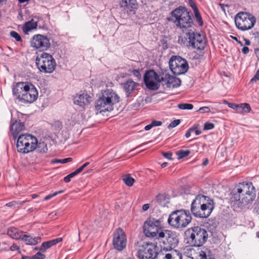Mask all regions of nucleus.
Listing matches in <instances>:
<instances>
[{
	"instance_id": "obj_1",
	"label": "nucleus",
	"mask_w": 259,
	"mask_h": 259,
	"mask_svg": "<svg viewBox=\"0 0 259 259\" xmlns=\"http://www.w3.org/2000/svg\"><path fill=\"white\" fill-rule=\"evenodd\" d=\"M13 95L19 102L24 103H32L38 97V92L34 85L29 82H18L13 84Z\"/></svg>"
},
{
	"instance_id": "obj_2",
	"label": "nucleus",
	"mask_w": 259,
	"mask_h": 259,
	"mask_svg": "<svg viewBox=\"0 0 259 259\" xmlns=\"http://www.w3.org/2000/svg\"><path fill=\"white\" fill-rule=\"evenodd\" d=\"M232 201L243 205L252 202L256 196V192L251 183L243 182L239 183L234 189Z\"/></svg>"
},
{
	"instance_id": "obj_3",
	"label": "nucleus",
	"mask_w": 259,
	"mask_h": 259,
	"mask_svg": "<svg viewBox=\"0 0 259 259\" xmlns=\"http://www.w3.org/2000/svg\"><path fill=\"white\" fill-rule=\"evenodd\" d=\"M120 102L118 95L112 89H106L101 91L98 98V111L103 115L114 109V105Z\"/></svg>"
},
{
	"instance_id": "obj_4",
	"label": "nucleus",
	"mask_w": 259,
	"mask_h": 259,
	"mask_svg": "<svg viewBox=\"0 0 259 259\" xmlns=\"http://www.w3.org/2000/svg\"><path fill=\"white\" fill-rule=\"evenodd\" d=\"M184 234L187 243L192 246H201L208 238L207 231L199 226L188 228L185 231Z\"/></svg>"
},
{
	"instance_id": "obj_5",
	"label": "nucleus",
	"mask_w": 259,
	"mask_h": 259,
	"mask_svg": "<svg viewBox=\"0 0 259 259\" xmlns=\"http://www.w3.org/2000/svg\"><path fill=\"white\" fill-rule=\"evenodd\" d=\"M171 17L174 23L183 32L190 28L193 24L190 12L184 7H179L172 11Z\"/></svg>"
},
{
	"instance_id": "obj_6",
	"label": "nucleus",
	"mask_w": 259,
	"mask_h": 259,
	"mask_svg": "<svg viewBox=\"0 0 259 259\" xmlns=\"http://www.w3.org/2000/svg\"><path fill=\"white\" fill-rule=\"evenodd\" d=\"M191 220L192 217L189 212L184 210H178L170 214L167 222L173 228L180 229L186 228Z\"/></svg>"
},
{
	"instance_id": "obj_7",
	"label": "nucleus",
	"mask_w": 259,
	"mask_h": 259,
	"mask_svg": "<svg viewBox=\"0 0 259 259\" xmlns=\"http://www.w3.org/2000/svg\"><path fill=\"white\" fill-rule=\"evenodd\" d=\"M178 242V237L175 232L164 230L163 231L159 233L156 243L159 244L162 249L171 251L176 247Z\"/></svg>"
},
{
	"instance_id": "obj_8",
	"label": "nucleus",
	"mask_w": 259,
	"mask_h": 259,
	"mask_svg": "<svg viewBox=\"0 0 259 259\" xmlns=\"http://www.w3.org/2000/svg\"><path fill=\"white\" fill-rule=\"evenodd\" d=\"M37 138L30 134L20 135L17 138L16 147L18 152L28 153L36 148Z\"/></svg>"
},
{
	"instance_id": "obj_9",
	"label": "nucleus",
	"mask_w": 259,
	"mask_h": 259,
	"mask_svg": "<svg viewBox=\"0 0 259 259\" xmlns=\"http://www.w3.org/2000/svg\"><path fill=\"white\" fill-rule=\"evenodd\" d=\"M36 65L38 69L45 73H51L56 67V61L50 54L43 52L36 58Z\"/></svg>"
},
{
	"instance_id": "obj_10",
	"label": "nucleus",
	"mask_w": 259,
	"mask_h": 259,
	"mask_svg": "<svg viewBox=\"0 0 259 259\" xmlns=\"http://www.w3.org/2000/svg\"><path fill=\"white\" fill-rule=\"evenodd\" d=\"M235 22L236 27L242 31H245L252 28L255 22V17L252 14L243 12H240L235 17Z\"/></svg>"
},
{
	"instance_id": "obj_11",
	"label": "nucleus",
	"mask_w": 259,
	"mask_h": 259,
	"mask_svg": "<svg viewBox=\"0 0 259 259\" xmlns=\"http://www.w3.org/2000/svg\"><path fill=\"white\" fill-rule=\"evenodd\" d=\"M143 230L147 237L154 238L156 240L158 238L159 233L164 230L161 227L159 220L154 218H149L144 223Z\"/></svg>"
},
{
	"instance_id": "obj_12",
	"label": "nucleus",
	"mask_w": 259,
	"mask_h": 259,
	"mask_svg": "<svg viewBox=\"0 0 259 259\" xmlns=\"http://www.w3.org/2000/svg\"><path fill=\"white\" fill-rule=\"evenodd\" d=\"M169 65L171 71L176 75L185 73L189 68L187 61L180 56H172L169 60Z\"/></svg>"
},
{
	"instance_id": "obj_13",
	"label": "nucleus",
	"mask_w": 259,
	"mask_h": 259,
	"mask_svg": "<svg viewBox=\"0 0 259 259\" xmlns=\"http://www.w3.org/2000/svg\"><path fill=\"white\" fill-rule=\"evenodd\" d=\"M156 246L152 243H144L139 246L138 257L139 259H156L157 254Z\"/></svg>"
},
{
	"instance_id": "obj_14",
	"label": "nucleus",
	"mask_w": 259,
	"mask_h": 259,
	"mask_svg": "<svg viewBox=\"0 0 259 259\" xmlns=\"http://www.w3.org/2000/svg\"><path fill=\"white\" fill-rule=\"evenodd\" d=\"M186 35L189 39L190 45L197 50H203L206 45L204 36L191 29L188 30Z\"/></svg>"
},
{
	"instance_id": "obj_15",
	"label": "nucleus",
	"mask_w": 259,
	"mask_h": 259,
	"mask_svg": "<svg viewBox=\"0 0 259 259\" xmlns=\"http://www.w3.org/2000/svg\"><path fill=\"white\" fill-rule=\"evenodd\" d=\"M30 46L40 51L48 50L51 47L50 39L46 35L37 34L34 35L30 40Z\"/></svg>"
},
{
	"instance_id": "obj_16",
	"label": "nucleus",
	"mask_w": 259,
	"mask_h": 259,
	"mask_svg": "<svg viewBox=\"0 0 259 259\" xmlns=\"http://www.w3.org/2000/svg\"><path fill=\"white\" fill-rule=\"evenodd\" d=\"M161 77L154 70H149L145 74L144 77L145 84L149 89L157 90L159 89V83L162 82Z\"/></svg>"
},
{
	"instance_id": "obj_17",
	"label": "nucleus",
	"mask_w": 259,
	"mask_h": 259,
	"mask_svg": "<svg viewBox=\"0 0 259 259\" xmlns=\"http://www.w3.org/2000/svg\"><path fill=\"white\" fill-rule=\"evenodd\" d=\"M112 243L114 248L118 251L123 250L126 245V237L123 230L119 228L114 231L113 235Z\"/></svg>"
},
{
	"instance_id": "obj_18",
	"label": "nucleus",
	"mask_w": 259,
	"mask_h": 259,
	"mask_svg": "<svg viewBox=\"0 0 259 259\" xmlns=\"http://www.w3.org/2000/svg\"><path fill=\"white\" fill-rule=\"evenodd\" d=\"M73 103L81 111H84L92 101V98L86 92H80L73 96Z\"/></svg>"
},
{
	"instance_id": "obj_19",
	"label": "nucleus",
	"mask_w": 259,
	"mask_h": 259,
	"mask_svg": "<svg viewBox=\"0 0 259 259\" xmlns=\"http://www.w3.org/2000/svg\"><path fill=\"white\" fill-rule=\"evenodd\" d=\"M205 209H202V204L201 205H199L198 209L193 212V214L197 217L200 218H206L208 217L213 209L214 208V203L212 199H208L207 203H205Z\"/></svg>"
},
{
	"instance_id": "obj_20",
	"label": "nucleus",
	"mask_w": 259,
	"mask_h": 259,
	"mask_svg": "<svg viewBox=\"0 0 259 259\" xmlns=\"http://www.w3.org/2000/svg\"><path fill=\"white\" fill-rule=\"evenodd\" d=\"M119 4L121 11L128 14L135 13L138 7L136 0H119Z\"/></svg>"
},
{
	"instance_id": "obj_21",
	"label": "nucleus",
	"mask_w": 259,
	"mask_h": 259,
	"mask_svg": "<svg viewBox=\"0 0 259 259\" xmlns=\"http://www.w3.org/2000/svg\"><path fill=\"white\" fill-rule=\"evenodd\" d=\"M208 199H211L209 197L203 195H198L196 196L195 199H194L191 203V211L192 213L194 212L198 209L199 205H201L202 204V209H205V203H207V201Z\"/></svg>"
},
{
	"instance_id": "obj_22",
	"label": "nucleus",
	"mask_w": 259,
	"mask_h": 259,
	"mask_svg": "<svg viewBox=\"0 0 259 259\" xmlns=\"http://www.w3.org/2000/svg\"><path fill=\"white\" fill-rule=\"evenodd\" d=\"M162 82H164V84L166 85L167 88H176L180 86L181 80L180 78L170 75L169 74H165L164 76L161 77Z\"/></svg>"
},
{
	"instance_id": "obj_23",
	"label": "nucleus",
	"mask_w": 259,
	"mask_h": 259,
	"mask_svg": "<svg viewBox=\"0 0 259 259\" xmlns=\"http://www.w3.org/2000/svg\"><path fill=\"white\" fill-rule=\"evenodd\" d=\"M121 85L125 93L126 97H130L137 90L139 84L132 79H128Z\"/></svg>"
},
{
	"instance_id": "obj_24",
	"label": "nucleus",
	"mask_w": 259,
	"mask_h": 259,
	"mask_svg": "<svg viewBox=\"0 0 259 259\" xmlns=\"http://www.w3.org/2000/svg\"><path fill=\"white\" fill-rule=\"evenodd\" d=\"M25 128L24 124L21 122L20 120L18 121L17 120L14 121L13 119L11 120L10 130L12 132L13 137L15 140L17 138L18 134Z\"/></svg>"
},
{
	"instance_id": "obj_25",
	"label": "nucleus",
	"mask_w": 259,
	"mask_h": 259,
	"mask_svg": "<svg viewBox=\"0 0 259 259\" xmlns=\"http://www.w3.org/2000/svg\"><path fill=\"white\" fill-rule=\"evenodd\" d=\"M156 259H182V255L179 251L174 250L166 253L159 252L157 254Z\"/></svg>"
},
{
	"instance_id": "obj_26",
	"label": "nucleus",
	"mask_w": 259,
	"mask_h": 259,
	"mask_svg": "<svg viewBox=\"0 0 259 259\" xmlns=\"http://www.w3.org/2000/svg\"><path fill=\"white\" fill-rule=\"evenodd\" d=\"M21 240L25 242L27 245H35L40 241L41 238L39 236L33 237L23 233Z\"/></svg>"
},
{
	"instance_id": "obj_27",
	"label": "nucleus",
	"mask_w": 259,
	"mask_h": 259,
	"mask_svg": "<svg viewBox=\"0 0 259 259\" xmlns=\"http://www.w3.org/2000/svg\"><path fill=\"white\" fill-rule=\"evenodd\" d=\"M23 233L22 231H19L17 228L15 227L10 228L7 232L9 236L15 239H21Z\"/></svg>"
},
{
	"instance_id": "obj_28",
	"label": "nucleus",
	"mask_w": 259,
	"mask_h": 259,
	"mask_svg": "<svg viewBox=\"0 0 259 259\" xmlns=\"http://www.w3.org/2000/svg\"><path fill=\"white\" fill-rule=\"evenodd\" d=\"M36 27L37 22H35L33 19H31L25 23L23 27V31L25 34H27L28 31L36 28Z\"/></svg>"
},
{
	"instance_id": "obj_29",
	"label": "nucleus",
	"mask_w": 259,
	"mask_h": 259,
	"mask_svg": "<svg viewBox=\"0 0 259 259\" xmlns=\"http://www.w3.org/2000/svg\"><path fill=\"white\" fill-rule=\"evenodd\" d=\"M39 153H46L48 150L47 145L45 142L38 143L37 141L36 148Z\"/></svg>"
},
{
	"instance_id": "obj_30",
	"label": "nucleus",
	"mask_w": 259,
	"mask_h": 259,
	"mask_svg": "<svg viewBox=\"0 0 259 259\" xmlns=\"http://www.w3.org/2000/svg\"><path fill=\"white\" fill-rule=\"evenodd\" d=\"M199 256L200 257V259H214L210 251L207 249L201 251L199 253Z\"/></svg>"
},
{
	"instance_id": "obj_31",
	"label": "nucleus",
	"mask_w": 259,
	"mask_h": 259,
	"mask_svg": "<svg viewBox=\"0 0 259 259\" xmlns=\"http://www.w3.org/2000/svg\"><path fill=\"white\" fill-rule=\"evenodd\" d=\"M122 180L124 183L128 187L132 186L135 182V179L131 177L129 175L123 177Z\"/></svg>"
},
{
	"instance_id": "obj_32",
	"label": "nucleus",
	"mask_w": 259,
	"mask_h": 259,
	"mask_svg": "<svg viewBox=\"0 0 259 259\" xmlns=\"http://www.w3.org/2000/svg\"><path fill=\"white\" fill-rule=\"evenodd\" d=\"M53 246V245L51 240L46 241L41 244V246L39 247V250L42 252H45L47 249Z\"/></svg>"
},
{
	"instance_id": "obj_33",
	"label": "nucleus",
	"mask_w": 259,
	"mask_h": 259,
	"mask_svg": "<svg viewBox=\"0 0 259 259\" xmlns=\"http://www.w3.org/2000/svg\"><path fill=\"white\" fill-rule=\"evenodd\" d=\"M239 112L243 111L245 113H248L251 110V107L247 103H242L239 104Z\"/></svg>"
},
{
	"instance_id": "obj_34",
	"label": "nucleus",
	"mask_w": 259,
	"mask_h": 259,
	"mask_svg": "<svg viewBox=\"0 0 259 259\" xmlns=\"http://www.w3.org/2000/svg\"><path fill=\"white\" fill-rule=\"evenodd\" d=\"M191 153V151L188 150H179L177 152L176 154L178 156L179 159H182L188 156Z\"/></svg>"
},
{
	"instance_id": "obj_35",
	"label": "nucleus",
	"mask_w": 259,
	"mask_h": 259,
	"mask_svg": "<svg viewBox=\"0 0 259 259\" xmlns=\"http://www.w3.org/2000/svg\"><path fill=\"white\" fill-rule=\"evenodd\" d=\"M24 202L23 201L22 202H21L19 201H13L9 203H7L6 205L10 207H12L14 208H19L21 204L23 203Z\"/></svg>"
},
{
	"instance_id": "obj_36",
	"label": "nucleus",
	"mask_w": 259,
	"mask_h": 259,
	"mask_svg": "<svg viewBox=\"0 0 259 259\" xmlns=\"http://www.w3.org/2000/svg\"><path fill=\"white\" fill-rule=\"evenodd\" d=\"M72 158L71 157H68L62 159H54L51 161L52 163H66L69 162H71L72 161Z\"/></svg>"
},
{
	"instance_id": "obj_37",
	"label": "nucleus",
	"mask_w": 259,
	"mask_h": 259,
	"mask_svg": "<svg viewBox=\"0 0 259 259\" xmlns=\"http://www.w3.org/2000/svg\"><path fill=\"white\" fill-rule=\"evenodd\" d=\"M178 107L179 109L182 110H191L193 108V105L191 104L181 103L178 104Z\"/></svg>"
},
{
	"instance_id": "obj_38",
	"label": "nucleus",
	"mask_w": 259,
	"mask_h": 259,
	"mask_svg": "<svg viewBox=\"0 0 259 259\" xmlns=\"http://www.w3.org/2000/svg\"><path fill=\"white\" fill-rule=\"evenodd\" d=\"M10 36L15 38L16 41L19 42H22V39L20 34L15 31H12L10 33Z\"/></svg>"
},
{
	"instance_id": "obj_39",
	"label": "nucleus",
	"mask_w": 259,
	"mask_h": 259,
	"mask_svg": "<svg viewBox=\"0 0 259 259\" xmlns=\"http://www.w3.org/2000/svg\"><path fill=\"white\" fill-rule=\"evenodd\" d=\"M194 13L196 20L197 22L198 25L199 26H202L203 24V21H202L200 14L199 12V11L197 10L196 11L194 12Z\"/></svg>"
},
{
	"instance_id": "obj_40",
	"label": "nucleus",
	"mask_w": 259,
	"mask_h": 259,
	"mask_svg": "<svg viewBox=\"0 0 259 259\" xmlns=\"http://www.w3.org/2000/svg\"><path fill=\"white\" fill-rule=\"evenodd\" d=\"M64 191V190H60V191H59L57 192H55L52 194L48 195L44 198V200H46V201L49 200V199H51L53 197L56 196L58 194L63 193Z\"/></svg>"
},
{
	"instance_id": "obj_41",
	"label": "nucleus",
	"mask_w": 259,
	"mask_h": 259,
	"mask_svg": "<svg viewBox=\"0 0 259 259\" xmlns=\"http://www.w3.org/2000/svg\"><path fill=\"white\" fill-rule=\"evenodd\" d=\"M181 122L180 119H176L172 121L167 126L168 129H171L178 125Z\"/></svg>"
},
{
	"instance_id": "obj_42",
	"label": "nucleus",
	"mask_w": 259,
	"mask_h": 259,
	"mask_svg": "<svg viewBox=\"0 0 259 259\" xmlns=\"http://www.w3.org/2000/svg\"><path fill=\"white\" fill-rule=\"evenodd\" d=\"M32 259H44L46 257V255L44 254L40 253V252H37L35 254L32 256Z\"/></svg>"
},
{
	"instance_id": "obj_43",
	"label": "nucleus",
	"mask_w": 259,
	"mask_h": 259,
	"mask_svg": "<svg viewBox=\"0 0 259 259\" xmlns=\"http://www.w3.org/2000/svg\"><path fill=\"white\" fill-rule=\"evenodd\" d=\"M165 197L163 195L159 194L156 197V201L160 205H164V203L162 202V200H164Z\"/></svg>"
},
{
	"instance_id": "obj_44",
	"label": "nucleus",
	"mask_w": 259,
	"mask_h": 259,
	"mask_svg": "<svg viewBox=\"0 0 259 259\" xmlns=\"http://www.w3.org/2000/svg\"><path fill=\"white\" fill-rule=\"evenodd\" d=\"M214 127V125L210 122H206L204 125V130H210L213 129Z\"/></svg>"
},
{
	"instance_id": "obj_45",
	"label": "nucleus",
	"mask_w": 259,
	"mask_h": 259,
	"mask_svg": "<svg viewBox=\"0 0 259 259\" xmlns=\"http://www.w3.org/2000/svg\"><path fill=\"white\" fill-rule=\"evenodd\" d=\"M90 164V162H87L84 163L83 165H82L80 167L77 168L76 170L78 172V174H80L81 172L85 168H86L88 166H89Z\"/></svg>"
},
{
	"instance_id": "obj_46",
	"label": "nucleus",
	"mask_w": 259,
	"mask_h": 259,
	"mask_svg": "<svg viewBox=\"0 0 259 259\" xmlns=\"http://www.w3.org/2000/svg\"><path fill=\"white\" fill-rule=\"evenodd\" d=\"M10 250L11 251L17 250L19 253H21L19 247L15 243H14L12 246H10Z\"/></svg>"
},
{
	"instance_id": "obj_47",
	"label": "nucleus",
	"mask_w": 259,
	"mask_h": 259,
	"mask_svg": "<svg viewBox=\"0 0 259 259\" xmlns=\"http://www.w3.org/2000/svg\"><path fill=\"white\" fill-rule=\"evenodd\" d=\"M198 127V125H194L192 127L190 128L186 133L185 137L187 138H188L191 136V133L192 132H193L196 128H197Z\"/></svg>"
},
{
	"instance_id": "obj_48",
	"label": "nucleus",
	"mask_w": 259,
	"mask_h": 259,
	"mask_svg": "<svg viewBox=\"0 0 259 259\" xmlns=\"http://www.w3.org/2000/svg\"><path fill=\"white\" fill-rule=\"evenodd\" d=\"M189 4L190 6L192 8L194 12L198 10L195 3L193 0H189Z\"/></svg>"
},
{
	"instance_id": "obj_49",
	"label": "nucleus",
	"mask_w": 259,
	"mask_h": 259,
	"mask_svg": "<svg viewBox=\"0 0 259 259\" xmlns=\"http://www.w3.org/2000/svg\"><path fill=\"white\" fill-rule=\"evenodd\" d=\"M228 106L230 108H231L233 109L236 110L237 112H239V104H235L233 103H229L228 104Z\"/></svg>"
},
{
	"instance_id": "obj_50",
	"label": "nucleus",
	"mask_w": 259,
	"mask_h": 259,
	"mask_svg": "<svg viewBox=\"0 0 259 259\" xmlns=\"http://www.w3.org/2000/svg\"><path fill=\"white\" fill-rule=\"evenodd\" d=\"M198 111L201 113H209L210 110L208 107H202L200 108Z\"/></svg>"
},
{
	"instance_id": "obj_51",
	"label": "nucleus",
	"mask_w": 259,
	"mask_h": 259,
	"mask_svg": "<svg viewBox=\"0 0 259 259\" xmlns=\"http://www.w3.org/2000/svg\"><path fill=\"white\" fill-rule=\"evenodd\" d=\"M162 155L169 160L172 159V153L171 152H163Z\"/></svg>"
},
{
	"instance_id": "obj_52",
	"label": "nucleus",
	"mask_w": 259,
	"mask_h": 259,
	"mask_svg": "<svg viewBox=\"0 0 259 259\" xmlns=\"http://www.w3.org/2000/svg\"><path fill=\"white\" fill-rule=\"evenodd\" d=\"M259 79V72L256 71L254 77L250 80L251 82H256Z\"/></svg>"
},
{
	"instance_id": "obj_53",
	"label": "nucleus",
	"mask_w": 259,
	"mask_h": 259,
	"mask_svg": "<svg viewBox=\"0 0 259 259\" xmlns=\"http://www.w3.org/2000/svg\"><path fill=\"white\" fill-rule=\"evenodd\" d=\"M152 126L153 127L154 126H160L162 125V122L160 121H157V120H153L151 122Z\"/></svg>"
},
{
	"instance_id": "obj_54",
	"label": "nucleus",
	"mask_w": 259,
	"mask_h": 259,
	"mask_svg": "<svg viewBox=\"0 0 259 259\" xmlns=\"http://www.w3.org/2000/svg\"><path fill=\"white\" fill-rule=\"evenodd\" d=\"M62 241V238H61V237L51 240L52 243L53 245L57 244V243L61 242Z\"/></svg>"
},
{
	"instance_id": "obj_55",
	"label": "nucleus",
	"mask_w": 259,
	"mask_h": 259,
	"mask_svg": "<svg viewBox=\"0 0 259 259\" xmlns=\"http://www.w3.org/2000/svg\"><path fill=\"white\" fill-rule=\"evenodd\" d=\"M132 72H133V75L134 76H135L136 77H140V72L139 71V70L134 69L133 70Z\"/></svg>"
},
{
	"instance_id": "obj_56",
	"label": "nucleus",
	"mask_w": 259,
	"mask_h": 259,
	"mask_svg": "<svg viewBox=\"0 0 259 259\" xmlns=\"http://www.w3.org/2000/svg\"><path fill=\"white\" fill-rule=\"evenodd\" d=\"M249 48L247 47H244L242 49V52L244 54H247L249 53Z\"/></svg>"
},
{
	"instance_id": "obj_57",
	"label": "nucleus",
	"mask_w": 259,
	"mask_h": 259,
	"mask_svg": "<svg viewBox=\"0 0 259 259\" xmlns=\"http://www.w3.org/2000/svg\"><path fill=\"white\" fill-rule=\"evenodd\" d=\"M78 174H79L78 173L77 170H75L74 171L69 174L68 176L71 179V178L74 177L75 176H76V175H77Z\"/></svg>"
},
{
	"instance_id": "obj_58",
	"label": "nucleus",
	"mask_w": 259,
	"mask_h": 259,
	"mask_svg": "<svg viewBox=\"0 0 259 259\" xmlns=\"http://www.w3.org/2000/svg\"><path fill=\"white\" fill-rule=\"evenodd\" d=\"M150 206H149V204H145L143 205L142 206V209L144 210V211H146L149 208Z\"/></svg>"
},
{
	"instance_id": "obj_59",
	"label": "nucleus",
	"mask_w": 259,
	"mask_h": 259,
	"mask_svg": "<svg viewBox=\"0 0 259 259\" xmlns=\"http://www.w3.org/2000/svg\"><path fill=\"white\" fill-rule=\"evenodd\" d=\"M71 181V178L69 177L68 175L64 178V181L65 183H69Z\"/></svg>"
},
{
	"instance_id": "obj_60",
	"label": "nucleus",
	"mask_w": 259,
	"mask_h": 259,
	"mask_svg": "<svg viewBox=\"0 0 259 259\" xmlns=\"http://www.w3.org/2000/svg\"><path fill=\"white\" fill-rule=\"evenodd\" d=\"M152 124H151V123L150 124H148V125H147L145 126V130L146 131H149V130H150V129H151V128L153 127V126H152Z\"/></svg>"
},
{
	"instance_id": "obj_61",
	"label": "nucleus",
	"mask_w": 259,
	"mask_h": 259,
	"mask_svg": "<svg viewBox=\"0 0 259 259\" xmlns=\"http://www.w3.org/2000/svg\"><path fill=\"white\" fill-rule=\"evenodd\" d=\"M21 259H32V256H27L23 254H21Z\"/></svg>"
},
{
	"instance_id": "obj_62",
	"label": "nucleus",
	"mask_w": 259,
	"mask_h": 259,
	"mask_svg": "<svg viewBox=\"0 0 259 259\" xmlns=\"http://www.w3.org/2000/svg\"><path fill=\"white\" fill-rule=\"evenodd\" d=\"M194 131L195 132L196 135H199L201 133V132L200 130H197V128H196Z\"/></svg>"
},
{
	"instance_id": "obj_63",
	"label": "nucleus",
	"mask_w": 259,
	"mask_h": 259,
	"mask_svg": "<svg viewBox=\"0 0 259 259\" xmlns=\"http://www.w3.org/2000/svg\"><path fill=\"white\" fill-rule=\"evenodd\" d=\"M244 40H245V45L249 46L250 44V41L248 39L245 38Z\"/></svg>"
},
{
	"instance_id": "obj_64",
	"label": "nucleus",
	"mask_w": 259,
	"mask_h": 259,
	"mask_svg": "<svg viewBox=\"0 0 259 259\" xmlns=\"http://www.w3.org/2000/svg\"><path fill=\"white\" fill-rule=\"evenodd\" d=\"M255 53L256 54V55L257 56H259V49H255Z\"/></svg>"
}]
</instances>
